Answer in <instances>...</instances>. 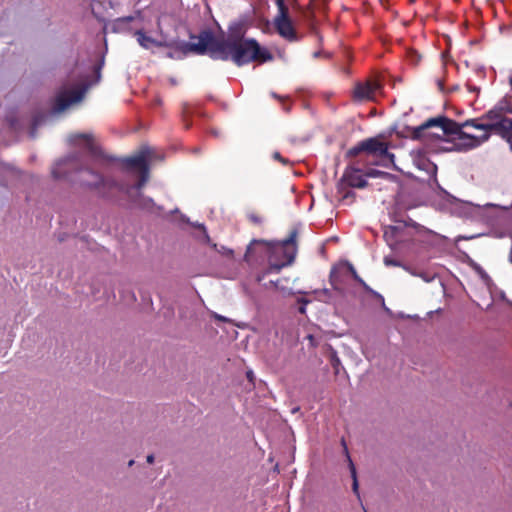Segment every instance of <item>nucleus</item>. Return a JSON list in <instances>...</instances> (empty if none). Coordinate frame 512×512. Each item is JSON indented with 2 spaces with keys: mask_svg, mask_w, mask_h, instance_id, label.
<instances>
[{
  "mask_svg": "<svg viewBox=\"0 0 512 512\" xmlns=\"http://www.w3.org/2000/svg\"><path fill=\"white\" fill-rule=\"evenodd\" d=\"M207 54L213 60H232L237 66L251 62L271 61L273 55L261 48L255 39H245L240 33L216 36L206 30Z\"/></svg>",
  "mask_w": 512,
  "mask_h": 512,
  "instance_id": "nucleus-1",
  "label": "nucleus"
},
{
  "mask_svg": "<svg viewBox=\"0 0 512 512\" xmlns=\"http://www.w3.org/2000/svg\"><path fill=\"white\" fill-rule=\"evenodd\" d=\"M468 125L458 123L446 116H437L427 119L424 123L415 127L412 138L416 140H443L453 144V149L466 152L483 144L487 136L476 137L463 131Z\"/></svg>",
  "mask_w": 512,
  "mask_h": 512,
  "instance_id": "nucleus-2",
  "label": "nucleus"
},
{
  "mask_svg": "<svg viewBox=\"0 0 512 512\" xmlns=\"http://www.w3.org/2000/svg\"><path fill=\"white\" fill-rule=\"evenodd\" d=\"M299 230L293 227L287 238L276 243H268L264 240H253L247 247L245 260L250 261L258 246H263L268 257V267L257 275V281L261 282L270 273H279L286 266L291 265L297 254V238Z\"/></svg>",
  "mask_w": 512,
  "mask_h": 512,
  "instance_id": "nucleus-3",
  "label": "nucleus"
},
{
  "mask_svg": "<svg viewBox=\"0 0 512 512\" xmlns=\"http://www.w3.org/2000/svg\"><path fill=\"white\" fill-rule=\"evenodd\" d=\"M190 39H197V42H163L162 47L172 49V51L167 53V57L181 60L189 54H207L206 30L201 31L198 36L190 35Z\"/></svg>",
  "mask_w": 512,
  "mask_h": 512,
  "instance_id": "nucleus-4",
  "label": "nucleus"
},
{
  "mask_svg": "<svg viewBox=\"0 0 512 512\" xmlns=\"http://www.w3.org/2000/svg\"><path fill=\"white\" fill-rule=\"evenodd\" d=\"M464 125H468V127H473L478 130H482L484 133L479 135L478 137L487 136V139L483 141V143L487 142L491 136V133H494L500 136L502 139L511 143L512 141V119L506 118L497 123H480L479 119H468L464 121Z\"/></svg>",
  "mask_w": 512,
  "mask_h": 512,
  "instance_id": "nucleus-5",
  "label": "nucleus"
},
{
  "mask_svg": "<svg viewBox=\"0 0 512 512\" xmlns=\"http://www.w3.org/2000/svg\"><path fill=\"white\" fill-rule=\"evenodd\" d=\"M362 152L379 156L383 159L389 160L390 162H393L395 158L394 154L388 151V144L376 137L365 139L359 142L356 146L350 148L346 152V158L352 159Z\"/></svg>",
  "mask_w": 512,
  "mask_h": 512,
  "instance_id": "nucleus-6",
  "label": "nucleus"
},
{
  "mask_svg": "<svg viewBox=\"0 0 512 512\" xmlns=\"http://www.w3.org/2000/svg\"><path fill=\"white\" fill-rule=\"evenodd\" d=\"M273 25L277 33L285 40L297 42L300 39L290 17L288 6L277 7Z\"/></svg>",
  "mask_w": 512,
  "mask_h": 512,
  "instance_id": "nucleus-7",
  "label": "nucleus"
},
{
  "mask_svg": "<svg viewBox=\"0 0 512 512\" xmlns=\"http://www.w3.org/2000/svg\"><path fill=\"white\" fill-rule=\"evenodd\" d=\"M490 224L495 229H499L500 237H512V214L508 207H502L495 216L491 217Z\"/></svg>",
  "mask_w": 512,
  "mask_h": 512,
  "instance_id": "nucleus-8",
  "label": "nucleus"
},
{
  "mask_svg": "<svg viewBox=\"0 0 512 512\" xmlns=\"http://www.w3.org/2000/svg\"><path fill=\"white\" fill-rule=\"evenodd\" d=\"M83 90H61L55 97L53 111L60 113L67 109L71 104L81 101Z\"/></svg>",
  "mask_w": 512,
  "mask_h": 512,
  "instance_id": "nucleus-9",
  "label": "nucleus"
},
{
  "mask_svg": "<svg viewBox=\"0 0 512 512\" xmlns=\"http://www.w3.org/2000/svg\"><path fill=\"white\" fill-rule=\"evenodd\" d=\"M367 185L366 179L361 174L359 168L349 165L340 180L339 190H342L345 186L353 188H364Z\"/></svg>",
  "mask_w": 512,
  "mask_h": 512,
  "instance_id": "nucleus-10",
  "label": "nucleus"
},
{
  "mask_svg": "<svg viewBox=\"0 0 512 512\" xmlns=\"http://www.w3.org/2000/svg\"><path fill=\"white\" fill-rule=\"evenodd\" d=\"M505 112L512 113V107L508 98H504L499 101L494 108L487 111L478 119L480 123H497L498 121L507 118L504 116Z\"/></svg>",
  "mask_w": 512,
  "mask_h": 512,
  "instance_id": "nucleus-11",
  "label": "nucleus"
},
{
  "mask_svg": "<svg viewBox=\"0 0 512 512\" xmlns=\"http://www.w3.org/2000/svg\"><path fill=\"white\" fill-rule=\"evenodd\" d=\"M379 89V83L373 80L357 83L353 91V98L356 101H373Z\"/></svg>",
  "mask_w": 512,
  "mask_h": 512,
  "instance_id": "nucleus-12",
  "label": "nucleus"
},
{
  "mask_svg": "<svg viewBox=\"0 0 512 512\" xmlns=\"http://www.w3.org/2000/svg\"><path fill=\"white\" fill-rule=\"evenodd\" d=\"M87 172L93 177V181L83 182V185L97 190L103 197L108 196L106 190L118 187V183L112 179L104 178L101 174L91 169H87Z\"/></svg>",
  "mask_w": 512,
  "mask_h": 512,
  "instance_id": "nucleus-13",
  "label": "nucleus"
},
{
  "mask_svg": "<svg viewBox=\"0 0 512 512\" xmlns=\"http://www.w3.org/2000/svg\"><path fill=\"white\" fill-rule=\"evenodd\" d=\"M149 150H142L139 154L122 159V165L126 170H139L140 173L149 172Z\"/></svg>",
  "mask_w": 512,
  "mask_h": 512,
  "instance_id": "nucleus-14",
  "label": "nucleus"
},
{
  "mask_svg": "<svg viewBox=\"0 0 512 512\" xmlns=\"http://www.w3.org/2000/svg\"><path fill=\"white\" fill-rule=\"evenodd\" d=\"M71 140L77 144L79 140H82L85 144V147L89 151V153L93 156H100L101 155V149L100 147L94 142V138L92 134H86V133H80L73 135L71 137Z\"/></svg>",
  "mask_w": 512,
  "mask_h": 512,
  "instance_id": "nucleus-15",
  "label": "nucleus"
},
{
  "mask_svg": "<svg viewBox=\"0 0 512 512\" xmlns=\"http://www.w3.org/2000/svg\"><path fill=\"white\" fill-rule=\"evenodd\" d=\"M400 228L396 226H389L384 231V239L391 247L396 246L400 242Z\"/></svg>",
  "mask_w": 512,
  "mask_h": 512,
  "instance_id": "nucleus-16",
  "label": "nucleus"
},
{
  "mask_svg": "<svg viewBox=\"0 0 512 512\" xmlns=\"http://www.w3.org/2000/svg\"><path fill=\"white\" fill-rule=\"evenodd\" d=\"M136 36H137V41L139 42V44L145 49H149L151 46H157V47L163 46V42L157 41V40L153 39L152 37L147 36L142 31H137Z\"/></svg>",
  "mask_w": 512,
  "mask_h": 512,
  "instance_id": "nucleus-17",
  "label": "nucleus"
},
{
  "mask_svg": "<svg viewBox=\"0 0 512 512\" xmlns=\"http://www.w3.org/2000/svg\"><path fill=\"white\" fill-rule=\"evenodd\" d=\"M341 443H342V445H343V447H344L345 453L347 454V457H348V460H349L351 476H352V478H353V484H352L353 492L359 496V491H358V480H357V476H356V469H355V466H354V464H353L352 460H351V459H350V457H349L348 449H347V446H346V442H345V440H344L343 438H342V440H341Z\"/></svg>",
  "mask_w": 512,
  "mask_h": 512,
  "instance_id": "nucleus-18",
  "label": "nucleus"
},
{
  "mask_svg": "<svg viewBox=\"0 0 512 512\" xmlns=\"http://www.w3.org/2000/svg\"><path fill=\"white\" fill-rule=\"evenodd\" d=\"M384 263L386 266H396V267H399L401 266V263L395 259H392L390 257H385L384 258ZM402 267L407 270L408 272H410L411 274L413 275H417L414 271H412L410 268L406 267V266H403Z\"/></svg>",
  "mask_w": 512,
  "mask_h": 512,
  "instance_id": "nucleus-19",
  "label": "nucleus"
},
{
  "mask_svg": "<svg viewBox=\"0 0 512 512\" xmlns=\"http://www.w3.org/2000/svg\"><path fill=\"white\" fill-rule=\"evenodd\" d=\"M407 57L409 62L413 65H417L421 61V55L415 50H409Z\"/></svg>",
  "mask_w": 512,
  "mask_h": 512,
  "instance_id": "nucleus-20",
  "label": "nucleus"
},
{
  "mask_svg": "<svg viewBox=\"0 0 512 512\" xmlns=\"http://www.w3.org/2000/svg\"><path fill=\"white\" fill-rule=\"evenodd\" d=\"M247 217L249 221L255 225H261L263 223V217L256 212H250Z\"/></svg>",
  "mask_w": 512,
  "mask_h": 512,
  "instance_id": "nucleus-21",
  "label": "nucleus"
},
{
  "mask_svg": "<svg viewBox=\"0 0 512 512\" xmlns=\"http://www.w3.org/2000/svg\"><path fill=\"white\" fill-rule=\"evenodd\" d=\"M148 178H149V172L140 173V179H139L138 183L136 184V188L137 189L142 188L145 185V183L148 181Z\"/></svg>",
  "mask_w": 512,
  "mask_h": 512,
  "instance_id": "nucleus-22",
  "label": "nucleus"
},
{
  "mask_svg": "<svg viewBox=\"0 0 512 512\" xmlns=\"http://www.w3.org/2000/svg\"><path fill=\"white\" fill-rule=\"evenodd\" d=\"M369 294H370L373 298H375L376 300H378V301L381 303V305H382V307H383L384 309L388 310V309L386 308V306H385V300H384V297H383L380 293H378L377 291H375V290H373V289H372V290L369 292Z\"/></svg>",
  "mask_w": 512,
  "mask_h": 512,
  "instance_id": "nucleus-23",
  "label": "nucleus"
},
{
  "mask_svg": "<svg viewBox=\"0 0 512 512\" xmlns=\"http://www.w3.org/2000/svg\"><path fill=\"white\" fill-rule=\"evenodd\" d=\"M426 170L431 176H436L437 173V166L434 163L427 162L425 163Z\"/></svg>",
  "mask_w": 512,
  "mask_h": 512,
  "instance_id": "nucleus-24",
  "label": "nucleus"
},
{
  "mask_svg": "<svg viewBox=\"0 0 512 512\" xmlns=\"http://www.w3.org/2000/svg\"><path fill=\"white\" fill-rule=\"evenodd\" d=\"M349 270H350L354 280H356L359 284L363 283V279L358 275V273L356 272V270L354 269V267L352 265H349Z\"/></svg>",
  "mask_w": 512,
  "mask_h": 512,
  "instance_id": "nucleus-25",
  "label": "nucleus"
},
{
  "mask_svg": "<svg viewBox=\"0 0 512 512\" xmlns=\"http://www.w3.org/2000/svg\"><path fill=\"white\" fill-rule=\"evenodd\" d=\"M273 157L277 160H279L280 162L286 164L288 161L286 159H284L281 154L279 152H275Z\"/></svg>",
  "mask_w": 512,
  "mask_h": 512,
  "instance_id": "nucleus-26",
  "label": "nucleus"
},
{
  "mask_svg": "<svg viewBox=\"0 0 512 512\" xmlns=\"http://www.w3.org/2000/svg\"><path fill=\"white\" fill-rule=\"evenodd\" d=\"M52 175L54 178L59 179L62 177V174L58 171V168H54L52 170Z\"/></svg>",
  "mask_w": 512,
  "mask_h": 512,
  "instance_id": "nucleus-27",
  "label": "nucleus"
},
{
  "mask_svg": "<svg viewBox=\"0 0 512 512\" xmlns=\"http://www.w3.org/2000/svg\"><path fill=\"white\" fill-rule=\"evenodd\" d=\"M360 285L363 287V289H364L367 293H369V292L372 290V288H371L369 285H367V283H366L364 280H363V283H361Z\"/></svg>",
  "mask_w": 512,
  "mask_h": 512,
  "instance_id": "nucleus-28",
  "label": "nucleus"
},
{
  "mask_svg": "<svg viewBox=\"0 0 512 512\" xmlns=\"http://www.w3.org/2000/svg\"><path fill=\"white\" fill-rule=\"evenodd\" d=\"M339 364H340V360H339V358L334 357V358L332 359V366L336 369V368H337V366H338Z\"/></svg>",
  "mask_w": 512,
  "mask_h": 512,
  "instance_id": "nucleus-29",
  "label": "nucleus"
},
{
  "mask_svg": "<svg viewBox=\"0 0 512 512\" xmlns=\"http://www.w3.org/2000/svg\"><path fill=\"white\" fill-rule=\"evenodd\" d=\"M275 4L277 7L287 6L285 0H275Z\"/></svg>",
  "mask_w": 512,
  "mask_h": 512,
  "instance_id": "nucleus-30",
  "label": "nucleus"
},
{
  "mask_svg": "<svg viewBox=\"0 0 512 512\" xmlns=\"http://www.w3.org/2000/svg\"><path fill=\"white\" fill-rule=\"evenodd\" d=\"M302 302H303V304H306L308 301H306V300H303V299H302ZM305 311H306V309H305V305H302V306H300V307H299V312H300L301 314H304V313H305Z\"/></svg>",
  "mask_w": 512,
  "mask_h": 512,
  "instance_id": "nucleus-31",
  "label": "nucleus"
},
{
  "mask_svg": "<svg viewBox=\"0 0 512 512\" xmlns=\"http://www.w3.org/2000/svg\"><path fill=\"white\" fill-rule=\"evenodd\" d=\"M376 174H384V173L372 170L371 172L367 173V176H375Z\"/></svg>",
  "mask_w": 512,
  "mask_h": 512,
  "instance_id": "nucleus-32",
  "label": "nucleus"
},
{
  "mask_svg": "<svg viewBox=\"0 0 512 512\" xmlns=\"http://www.w3.org/2000/svg\"><path fill=\"white\" fill-rule=\"evenodd\" d=\"M147 462L149 464H152L154 462V455L150 454L147 456Z\"/></svg>",
  "mask_w": 512,
  "mask_h": 512,
  "instance_id": "nucleus-33",
  "label": "nucleus"
},
{
  "mask_svg": "<svg viewBox=\"0 0 512 512\" xmlns=\"http://www.w3.org/2000/svg\"><path fill=\"white\" fill-rule=\"evenodd\" d=\"M247 378L252 381V378H253V372L252 371H248L247 372Z\"/></svg>",
  "mask_w": 512,
  "mask_h": 512,
  "instance_id": "nucleus-34",
  "label": "nucleus"
},
{
  "mask_svg": "<svg viewBox=\"0 0 512 512\" xmlns=\"http://www.w3.org/2000/svg\"><path fill=\"white\" fill-rule=\"evenodd\" d=\"M331 282H332V285L334 286L335 289H337V286L335 284V281L333 280V275H331Z\"/></svg>",
  "mask_w": 512,
  "mask_h": 512,
  "instance_id": "nucleus-35",
  "label": "nucleus"
},
{
  "mask_svg": "<svg viewBox=\"0 0 512 512\" xmlns=\"http://www.w3.org/2000/svg\"><path fill=\"white\" fill-rule=\"evenodd\" d=\"M170 81H171L172 85H176L177 84V82L174 79H171Z\"/></svg>",
  "mask_w": 512,
  "mask_h": 512,
  "instance_id": "nucleus-36",
  "label": "nucleus"
},
{
  "mask_svg": "<svg viewBox=\"0 0 512 512\" xmlns=\"http://www.w3.org/2000/svg\"><path fill=\"white\" fill-rule=\"evenodd\" d=\"M133 464H134V460H130L128 463L129 466H132Z\"/></svg>",
  "mask_w": 512,
  "mask_h": 512,
  "instance_id": "nucleus-37",
  "label": "nucleus"
},
{
  "mask_svg": "<svg viewBox=\"0 0 512 512\" xmlns=\"http://www.w3.org/2000/svg\"><path fill=\"white\" fill-rule=\"evenodd\" d=\"M510 85H511V87H512V78L510 79Z\"/></svg>",
  "mask_w": 512,
  "mask_h": 512,
  "instance_id": "nucleus-38",
  "label": "nucleus"
},
{
  "mask_svg": "<svg viewBox=\"0 0 512 512\" xmlns=\"http://www.w3.org/2000/svg\"><path fill=\"white\" fill-rule=\"evenodd\" d=\"M365 512H367V511H365Z\"/></svg>",
  "mask_w": 512,
  "mask_h": 512,
  "instance_id": "nucleus-39",
  "label": "nucleus"
}]
</instances>
